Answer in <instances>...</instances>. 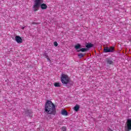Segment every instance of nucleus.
Returning a JSON list of instances; mask_svg holds the SVG:
<instances>
[{
	"label": "nucleus",
	"mask_w": 131,
	"mask_h": 131,
	"mask_svg": "<svg viewBox=\"0 0 131 131\" xmlns=\"http://www.w3.org/2000/svg\"><path fill=\"white\" fill-rule=\"evenodd\" d=\"M60 80L63 84L67 85L70 82V78L66 74H62L61 75Z\"/></svg>",
	"instance_id": "obj_3"
},
{
	"label": "nucleus",
	"mask_w": 131,
	"mask_h": 131,
	"mask_svg": "<svg viewBox=\"0 0 131 131\" xmlns=\"http://www.w3.org/2000/svg\"><path fill=\"white\" fill-rule=\"evenodd\" d=\"M103 51L104 53H113V52H114V47H105L103 49Z\"/></svg>",
	"instance_id": "obj_4"
},
{
	"label": "nucleus",
	"mask_w": 131,
	"mask_h": 131,
	"mask_svg": "<svg viewBox=\"0 0 131 131\" xmlns=\"http://www.w3.org/2000/svg\"><path fill=\"white\" fill-rule=\"evenodd\" d=\"M74 109L75 111H76V112L78 111V110H79V105H78L77 104L75 106V107H74Z\"/></svg>",
	"instance_id": "obj_12"
},
{
	"label": "nucleus",
	"mask_w": 131,
	"mask_h": 131,
	"mask_svg": "<svg viewBox=\"0 0 131 131\" xmlns=\"http://www.w3.org/2000/svg\"><path fill=\"white\" fill-rule=\"evenodd\" d=\"M25 115L27 116L28 117H30V118H32L33 115H32V111L31 110H27L25 112Z\"/></svg>",
	"instance_id": "obj_5"
},
{
	"label": "nucleus",
	"mask_w": 131,
	"mask_h": 131,
	"mask_svg": "<svg viewBox=\"0 0 131 131\" xmlns=\"http://www.w3.org/2000/svg\"><path fill=\"white\" fill-rule=\"evenodd\" d=\"M99 117V118H101V117Z\"/></svg>",
	"instance_id": "obj_21"
},
{
	"label": "nucleus",
	"mask_w": 131,
	"mask_h": 131,
	"mask_svg": "<svg viewBox=\"0 0 131 131\" xmlns=\"http://www.w3.org/2000/svg\"><path fill=\"white\" fill-rule=\"evenodd\" d=\"M54 86H56V88H60V86H61V83H59V82L55 83Z\"/></svg>",
	"instance_id": "obj_11"
},
{
	"label": "nucleus",
	"mask_w": 131,
	"mask_h": 131,
	"mask_svg": "<svg viewBox=\"0 0 131 131\" xmlns=\"http://www.w3.org/2000/svg\"><path fill=\"white\" fill-rule=\"evenodd\" d=\"M85 47H86V49H91V48L94 47V44H92V43H88Z\"/></svg>",
	"instance_id": "obj_8"
},
{
	"label": "nucleus",
	"mask_w": 131,
	"mask_h": 131,
	"mask_svg": "<svg viewBox=\"0 0 131 131\" xmlns=\"http://www.w3.org/2000/svg\"><path fill=\"white\" fill-rule=\"evenodd\" d=\"M86 51H89V49L88 48H81L80 50H78L77 52H86Z\"/></svg>",
	"instance_id": "obj_10"
},
{
	"label": "nucleus",
	"mask_w": 131,
	"mask_h": 131,
	"mask_svg": "<svg viewBox=\"0 0 131 131\" xmlns=\"http://www.w3.org/2000/svg\"><path fill=\"white\" fill-rule=\"evenodd\" d=\"M47 59V60L48 61H51V60L50 59V58H49V57H48L47 58H46Z\"/></svg>",
	"instance_id": "obj_18"
},
{
	"label": "nucleus",
	"mask_w": 131,
	"mask_h": 131,
	"mask_svg": "<svg viewBox=\"0 0 131 131\" xmlns=\"http://www.w3.org/2000/svg\"><path fill=\"white\" fill-rule=\"evenodd\" d=\"M99 117V118H101V117Z\"/></svg>",
	"instance_id": "obj_22"
},
{
	"label": "nucleus",
	"mask_w": 131,
	"mask_h": 131,
	"mask_svg": "<svg viewBox=\"0 0 131 131\" xmlns=\"http://www.w3.org/2000/svg\"><path fill=\"white\" fill-rule=\"evenodd\" d=\"M43 3V0H35L33 6V11L34 12L38 11L40 7L42 10H46V9H48V6H47V4Z\"/></svg>",
	"instance_id": "obj_2"
},
{
	"label": "nucleus",
	"mask_w": 131,
	"mask_h": 131,
	"mask_svg": "<svg viewBox=\"0 0 131 131\" xmlns=\"http://www.w3.org/2000/svg\"><path fill=\"white\" fill-rule=\"evenodd\" d=\"M108 131H113V130H111V129H110Z\"/></svg>",
	"instance_id": "obj_20"
},
{
	"label": "nucleus",
	"mask_w": 131,
	"mask_h": 131,
	"mask_svg": "<svg viewBox=\"0 0 131 131\" xmlns=\"http://www.w3.org/2000/svg\"><path fill=\"white\" fill-rule=\"evenodd\" d=\"M45 112L47 114L56 115V107L55 104L51 100H48L45 104Z\"/></svg>",
	"instance_id": "obj_1"
},
{
	"label": "nucleus",
	"mask_w": 131,
	"mask_h": 131,
	"mask_svg": "<svg viewBox=\"0 0 131 131\" xmlns=\"http://www.w3.org/2000/svg\"><path fill=\"white\" fill-rule=\"evenodd\" d=\"M54 45L55 47H58V42L55 41L54 42Z\"/></svg>",
	"instance_id": "obj_16"
},
{
	"label": "nucleus",
	"mask_w": 131,
	"mask_h": 131,
	"mask_svg": "<svg viewBox=\"0 0 131 131\" xmlns=\"http://www.w3.org/2000/svg\"><path fill=\"white\" fill-rule=\"evenodd\" d=\"M106 61L107 64H109L110 65H112L114 63L113 59H112V58H106Z\"/></svg>",
	"instance_id": "obj_7"
},
{
	"label": "nucleus",
	"mask_w": 131,
	"mask_h": 131,
	"mask_svg": "<svg viewBox=\"0 0 131 131\" xmlns=\"http://www.w3.org/2000/svg\"><path fill=\"white\" fill-rule=\"evenodd\" d=\"M15 40L18 43H22V38L19 36H15Z\"/></svg>",
	"instance_id": "obj_6"
},
{
	"label": "nucleus",
	"mask_w": 131,
	"mask_h": 131,
	"mask_svg": "<svg viewBox=\"0 0 131 131\" xmlns=\"http://www.w3.org/2000/svg\"><path fill=\"white\" fill-rule=\"evenodd\" d=\"M62 131H66L67 130V128L66 127V126H63L61 128Z\"/></svg>",
	"instance_id": "obj_15"
},
{
	"label": "nucleus",
	"mask_w": 131,
	"mask_h": 131,
	"mask_svg": "<svg viewBox=\"0 0 131 131\" xmlns=\"http://www.w3.org/2000/svg\"><path fill=\"white\" fill-rule=\"evenodd\" d=\"M61 114L62 115H64L65 116H67V115H68V112H67V111L65 110H62Z\"/></svg>",
	"instance_id": "obj_9"
},
{
	"label": "nucleus",
	"mask_w": 131,
	"mask_h": 131,
	"mask_svg": "<svg viewBox=\"0 0 131 131\" xmlns=\"http://www.w3.org/2000/svg\"><path fill=\"white\" fill-rule=\"evenodd\" d=\"M75 49H76V50H78V49H80V45L77 44L75 45Z\"/></svg>",
	"instance_id": "obj_13"
},
{
	"label": "nucleus",
	"mask_w": 131,
	"mask_h": 131,
	"mask_svg": "<svg viewBox=\"0 0 131 131\" xmlns=\"http://www.w3.org/2000/svg\"><path fill=\"white\" fill-rule=\"evenodd\" d=\"M21 29L24 30V27H23L21 28Z\"/></svg>",
	"instance_id": "obj_19"
},
{
	"label": "nucleus",
	"mask_w": 131,
	"mask_h": 131,
	"mask_svg": "<svg viewBox=\"0 0 131 131\" xmlns=\"http://www.w3.org/2000/svg\"><path fill=\"white\" fill-rule=\"evenodd\" d=\"M44 56H45V58H48L49 56H48V53H44Z\"/></svg>",
	"instance_id": "obj_17"
},
{
	"label": "nucleus",
	"mask_w": 131,
	"mask_h": 131,
	"mask_svg": "<svg viewBox=\"0 0 131 131\" xmlns=\"http://www.w3.org/2000/svg\"><path fill=\"white\" fill-rule=\"evenodd\" d=\"M84 56V55L82 53H79V54H78V57H79L80 59H81V58H82Z\"/></svg>",
	"instance_id": "obj_14"
}]
</instances>
